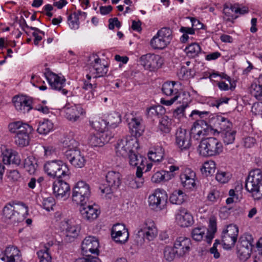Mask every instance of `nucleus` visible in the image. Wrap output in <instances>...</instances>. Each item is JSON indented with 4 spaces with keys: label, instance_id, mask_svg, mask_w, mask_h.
<instances>
[{
    "label": "nucleus",
    "instance_id": "nucleus-1",
    "mask_svg": "<svg viewBox=\"0 0 262 262\" xmlns=\"http://www.w3.org/2000/svg\"><path fill=\"white\" fill-rule=\"evenodd\" d=\"M28 214V207L25 204L14 206L7 203L3 210V217L5 222L15 224L23 221Z\"/></svg>",
    "mask_w": 262,
    "mask_h": 262
},
{
    "label": "nucleus",
    "instance_id": "nucleus-2",
    "mask_svg": "<svg viewBox=\"0 0 262 262\" xmlns=\"http://www.w3.org/2000/svg\"><path fill=\"white\" fill-rule=\"evenodd\" d=\"M10 132L16 134L15 143L19 147H25L29 144V134L32 131V127L27 123L20 121L11 123L8 126Z\"/></svg>",
    "mask_w": 262,
    "mask_h": 262
},
{
    "label": "nucleus",
    "instance_id": "nucleus-3",
    "mask_svg": "<svg viewBox=\"0 0 262 262\" xmlns=\"http://www.w3.org/2000/svg\"><path fill=\"white\" fill-rule=\"evenodd\" d=\"M197 151L203 157H213L220 155L223 151V146L221 141L213 137L202 139Z\"/></svg>",
    "mask_w": 262,
    "mask_h": 262
},
{
    "label": "nucleus",
    "instance_id": "nucleus-4",
    "mask_svg": "<svg viewBox=\"0 0 262 262\" xmlns=\"http://www.w3.org/2000/svg\"><path fill=\"white\" fill-rule=\"evenodd\" d=\"M262 178V172L260 169H255L251 171L245 183L246 190L252 193L255 199L261 197L260 180Z\"/></svg>",
    "mask_w": 262,
    "mask_h": 262
},
{
    "label": "nucleus",
    "instance_id": "nucleus-5",
    "mask_svg": "<svg viewBox=\"0 0 262 262\" xmlns=\"http://www.w3.org/2000/svg\"><path fill=\"white\" fill-rule=\"evenodd\" d=\"M45 172L50 177L61 178L69 176V169L67 164L60 160H53L44 165Z\"/></svg>",
    "mask_w": 262,
    "mask_h": 262
},
{
    "label": "nucleus",
    "instance_id": "nucleus-6",
    "mask_svg": "<svg viewBox=\"0 0 262 262\" xmlns=\"http://www.w3.org/2000/svg\"><path fill=\"white\" fill-rule=\"evenodd\" d=\"M158 235V230L155 223L151 220H147L141 226L137 235L136 241L142 245L145 239L153 241Z\"/></svg>",
    "mask_w": 262,
    "mask_h": 262
},
{
    "label": "nucleus",
    "instance_id": "nucleus-7",
    "mask_svg": "<svg viewBox=\"0 0 262 262\" xmlns=\"http://www.w3.org/2000/svg\"><path fill=\"white\" fill-rule=\"evenodd\" d=\"M91 195L90 185L84 181L78 182L72 191V200L77 204L85 205Z\"/></svg>",
    "mask_w": 262,
    "mask_h": 262
},
{
    "label": "nucleus",
    "instance_id": "nucleus-8",
    "mask_svg": "<svg viewBox=\"0 0 262 262\" xmlns=\"http://www.w3.org/2000/svg\"><path fill=\"white\" fill-rule=\"evenodd\" d=\"M89 67V73L86 76L88 80L105 76L108 71V67L104 60L101 59L97 55H93Z\"/></svg>",
    "mask_w": 262,
    "mask_h": 262
},
{
    "label": "nucleus",
    "instance_id": "nucleus-9",
    "mask_svg": "<svg viewBox=\"0 0 262 262\" xmlns=\"http://www.w3.org/2000/svg\"><path fill=\"white\" fill-rule=\"evenodd\" d=\"M137 139L132 136H126L118 140L116 146V152L118 156L125 157L137 149Z\"/></svg>",
    "mask_w": 262,
    "mask_h": 262
},
{
    "label": "nucleus",
    "instance_id": "nucleus-10",
    "mask_svg": "<svg viewBox=\"0 0 262 262\" xmlns=\"http://www.w3.org/2000/svg\"><path fill=\"white\" fill-rule=\"evenodd\" d=\"M172 39V32L167 28L160 29L150 40V44L154 49L162 50L165 48Z\"/></svg>",
    "mask_w": 262,
    "mask_h": 262
},
{
    "label": "nucleus",
    "instance_id": "nucleus-11",
    "mask_svg": "<svg viewBox=\"0 0 262 262\" xmlns=\"http://www.w3.org/2000/svg\"><path fill=\"white\" fill-rule=\"evenodd\" d=\"M254 240L252 236L248 233L244 234L240 238L237 245V255L242 260H247L251 253Z\"/></svg>",
    "mask_w": 262,
    "mask_h": 262
},
{
    "label": "nucleus",
    "instance_id": "nucleus-12",
    "mask_svg": "<svg viewBox=\"0 0 262 262\" xmlns=\"http://www.w3.org/2000/svg\"><path fill=\"white\" fill-rule=\"evenodd\" d=\"M164 59L160 55L155 54H146L139 59L140 64L145 70L155 71L161 68L164 63Z\"/></svg>",
    "mask_w": 262,
    "mask_h": 262
},
{
    "label": "nucleus",
    "instance_id": "nucleus-13",
    "mask_svg": "<svg viewBox=\"0 0 262 262\" xmlns=\"http://www.w3.org/2000/svg\"><path fill=\"white\" fill-rule=\"evenodd\" d=\"M176 82L174 81H166L162 85V91L167 96L172 98L169 100L161 99V103L167 106L171 105L179 98L181 99L182 94L179 93L178 90L175 88Z\"/></svg>",
    "mask_w": 262,
    "mask_h": 262
},
{
    "label": "nucleus",
    "instance_id": "nucleus-14",
    "mask_svg": "<svg viewBox=\"0 0 262 262\" xmlns=\"http://www.w3.org/2000/svg\"><path fill=\"white\" fill-rule=\"evenodd\" d=\"M167 195L165 190L157 189L148 197L149 206L153 209H162L165 206Z\"/></svg>",
    "mask_w": 262,
    "mask_h": 262
},
{
    "label": "nucleus",
    "instance_id": "nucleus-15",
    "mask_svg": "<svg viewBox=\"0 0 262 262\" xmlns=\"http://www.w3.org/2000/svg\"><path fill=\"white\" fill-rule=\"evenodd\" d=\"M64 235V241L67 243H71L77 237L80 232V227L78 225L74 224L71 220H64L61 223Z\"/></svg>",
    "mask_w": 262,
    "mask_h": 262
},
{
    "label": "nucleus",
    "instance_id": "nucleus-16",
    "mask_svg": "<svg viewBox=\"0 0 262 262\" xmlns=\"http://www.w3.org/2000/svg\"><path fill=\"white\" fill-rule=\"evenodd\" d=\"M238 234L237 227L234 225H230L227 227L222 233V242L227 249L233 247L237 241Z\"/></svg>",
    "mask_w": 262,
    "mask_h": 262
},
{
    "label": "nucleus",
    "instance_id": "nucleus-17",
    "mask_svg": "<svg viewBox=\"0 0 262 262\" xmlns=\"http://www.w3.org/2000/svg\"><path fill=\"white\" fill-rule=\"evenodd\" d=\"M121 176L119 172L115 171H108L105 177L108 187H100L102 193L110 194L117 189L121 183Z\"/></svg>",
    "mask_w": 262,
    "mask_h": 262
},
{
    "label": "nucleus",
    "instance_id": "nucleus-18",
    "mask_svg": "<svg viewBox=\"0 0 262 262\" xmlns=\"http://www.w3.org/2000/svg\"><path fill=\"white\" fill-rule=\"evenodd\" d=\"M191 134L185 128L179 127L175 133V143L181 150H186L191 146Z\"/></svg>",
    "mask_w": 262,
    "mask_h": 262
},
{
    "label": "nucleus",
    "instance_id": "nucleus-19",
    "mask_svg": "<svg viewBox=\"0 0 262 262\" xmlns=\"http://www.w3.org/2000/svg\"><path fill=\"white\" fill-rule=\"evenodd\" d=\"M210 125L214 127L215 132L221 133L232 128L230 120L222 115H214L209 119Z\"/></svg>",
    "mask_w": 262,
    "mask_h": 262
},
{
    "label": "nucleus",
    "instance_id": "nucleus-20",
    "mask_svg": "<svg viewBox=\"0 0 262 262\" xmlns=\"http://www.w3.org/2000/svg\"><path fill=\"white\" fill-rule=\"evenodd\" d=\"M45 76L51 88L53 90L61 91L63 95H67L68 91L64 89L66 85V79L63 77L48 72L45 73Z\"/></svg>",
    "mask_w": 262,
    "mask_h": 262
},
{
    "label": "nucleus",
    "instance_id": "nucleus-21",
    "mask_svg": "<svg viewBox=\"0 0 262 262\" xmlns=\"http://www.w3.org/2000/svg\"><path fill=\"white\" fill-rule=\"evenodd\" d=\"M99 244L98 239L94 236H88L83 241L81 249L83 254L85 256H92L91 254H99Z\"/></svg>",
    "mask_w": 262,
    "mask_h": 262
},
{
    "label": "nucleus",
    "instance_id": "nucleus-22",
    "mask_svg": "<svg viewBox=\"0 0 262 262\" xmlns=\"http://www.w3.org/2000/svg\"><path fill=\"white\" fill-rule=\"evenodd\" d=\"M191 246L190 238L185 236H180L176 238L173 244V248L176 255L183 257L188 253Z\"/></svg>",
    "mask_w": 262,
    "mask_h": 262
},
{
    "label": "nucleus",
    "instance_id": "nucleus-23",
    "mask_svg": "<svg viewBox=\"0 0 262 262\" xmlns=\"http://www.w3.org/2000/svg\"><path fill=\"white\" fill-rule=\"evenodd\" d=\"M65 117L70 121L75 122L79 120L85 112L80 105H70L67 104L63 108Z\"/></svg>",
    "mask_w": 262,
    "mask_h": 262
},
{
    "label": "nucleus",
    "instance_id": "nucleus-24",
    "mask_svg": "<svg viewBox=\"0 0 262 262\" xmlns=\"http://www.w3.org/2000/svg\"><path fill=\"white\" fill-rule=\"evenodd\" d=\"M64 157L75 168H82L86 163V159L80 150L65 151Z\"/></svg>",
    "mask_w": 262,
    "mask_h": 262
},
{
    "label": "nucleus",
    "instance_id": "nucleus-25",
    "mask_svg": "<svg viewBox=\"0 0 262 262\" xmlns=\"http://www.w3.org/2000/svg\"><path fill=\"white\" fill-rule=\"evenodd\" d=\"M53 190L54 196L57 199L66 200L70 196V187L66 182L57 180L54 182Z\"/></svg>",
    "mask_w": 262,
    "mask_h": 262
},
{
    "label": "nucleus",
    "instance_id": "nucleus-26",
    "mask_svg": "<svg viewBox=\"0 0 262 262\" xmlns=\"http://www.w3.org/2000/svg\"><path fill=\"white\" fill-rule=\"evenodd\" d=\"M0 258L5 262H20L21 254L20 250L15 246H8L0 253Z\"/></svg>",
    "mask_w": 262,
    "mask_h": 262
},
{
    "label": "nucleus",
    "instance_id": "nucleus-27",
    "mask_svg": "<svg viewBox=\"0 0 262 262\" xmlns=\"http://www.w3.org/2000/svg\"><path fill=\"white\" fill-rule=\"evenodd\" d=\"M80 212L82 217L90 222L96 219L100 213L98 206L94 205H80Z\"/></svg>",
    "mask_w": 262,
    "mask_h": 262
},
{
    "label": "nucleus",
    "instance_id": "nucleus-28",
    "mask_svg": "<svg viewBox=\"0 0 262 262\" xmlns=\"http://www.w3.org/2000/svg\"><path fill=\"white\" fill-rule=\"evenodd\" d=\"M196 121L193 123L190 130V134L196 140L199 139L202 136L206 135L208 130V125L206 121L203 119H198L194 118Z\"/></svg>",
    "mask_w": 262,
    "mask_h": 262
},
{
    "label": "nucleus",
    "instance_id": "nucleus-29",
    "mask_svg": "<svg viewBox=\"0 0 262 262\" xmlns=\"http://www.w3.org/2000/svg\"><path fill=\"white\" fill-rule=\"evenodd\" d=\"M13 102L16 110L21 113L25 114L32 109V101L25 96H15Z\"/></svg>",
    "mask_w": 262,
    "mask_h": 262
},
{
    "label": "nucleus",
    "instance_id": "nucleus-30",
    "mask_svg": "<svg viewBox=\"0 0 262 262\" xmlns=\"http://www.w3.org/2000/svg\"><path fill=\"white\" fill-rule=\"evenodd\" d=\"M177 223L182 227H187L193 223V218L191 214L186 209L181 208L176 215Z\"/></svg>",
    "mask_w": 262,
    "mask_h": 262
},
{
    "label": "nucleus",
    "instance_id": "nucleus-31",
    "mask_svg": "<svg viewBox=\"0 0 262 262\" xmlns=\"http://www.w3.org/2000/svg\"><path fill=\"white\" fill-rule=\"evenodd\" d=\"M195 173L190 169H186L180 175L183 186L187 189L193 188L196 184L195 182Z\"/></svg>",
    "mask_w": 262,
    "mask_h": 262
},
{
    "label": "nucleus",
    "instance_id": "nucleus-32",
    "mask_svg": "<svg viewBox=\"0 0 262 262\" xmlns=\"http://www.w3.org/2000/svg\"><path fill=\"white\" fill-rule=\"evenodd\" d=\"M141 121L139 118H133L128 122L129 130L132 135L136 139L140 137L144 132V127L141 124Z\"/></svg>",
    "mask_w": 262,
    "mask_h": 262
},
{
    "label": "nucleus",
    "instance_id": "nucleus-33",
    "mask_svg": "<svg viewBox=\"0 0 262 262\" xmlns=\"http://www.w3.org/2000/svg\"><path fill=\"white\" fill-rule=\"evenodd\" d=\"M130 165L137 167V170L141 168L143 171L146 164V159L141 155L136 154L134 150L128 155Z\"/></svg>",
    "mask_w": 262,
    "mask_h": 262
},
{
    "label": "nucleus",
    "instance_id": "nucleus-34",
    "mask_svg": "<svg viewBox=\"0 0 262 262\" xmlns=\"http://www.w3.org/2000/svg\"><path fill=\"white\" fill-rule=\"evenodd\" d=\"M143 171H141V168L136 170V177L129 176L127 178V185L129 187L133 189H138L141 187L144 182V179L142 177Z\"/></svg>",
    "mask_w": 262,
    "mask_h": 262
},
{
    "label": "nucleus",
    "instance_id": "nucleus-35",
    "mask_svg": "<svg viewBox=\"0 0 262 262\" xmlns=\"http://www.w3.org/2000/svg\"><path fill=\"white\" fill-rule=\"evenodd\" d=\"M53 245V242H49L45 244L43 247L37 252V255L40 259L39 262H51L52 257L50 253V247Z\"/></svg>",
    "mask_w": 262,
    "mask_h": 262
},
{
    "label": "nucleus",
    "instance_id": "nucleus-36",
    "mask_svg": "<svg viewBox=\"0 0 262 262\" xmlns=\"http://www.w3.org/2000/svg\"><path fill=\"white\" fill-rule=\"evenodd\" d=\"M37 166V160L33 156H28L24 160V167L30 174H34Z\"/></svg>",
    "mask_w": 262,
    "mask_h": 262
},
{
    "label": "nucleus",
    "instance_id": "nucleus-37",
    "mask_svg": "<svg viewBox=\"0 0 262 262\" xmlns=\"http://www.w3.org/2000/svg\"><path fill=\"white\" fill-rule=\"evenodd\" d=\"M54 127L53 122L49 119H44L38 123L37 132L41 135H47L50 132Z\"/></svg>",
    "mask_w": 262,
    "mask_h": 262
},
{
    "label": "nucleus",
    "instance_id": "nucleus-38",
    "mask_svg": "<svg viewBox=\"0 0 262 262\" xmlns=\"http://www.w3.org/2000/svg\"><path fill=\"white\" fill-rule=\"evenodd\" d=\"M216 231V222L214 218H210L208 228L207 229L205 241L210 244L214 238V233Z\"/></svg>",
    "mask_w": 262,
    "mask_h": 262
},
{
    "label": "nucleus",
    "instance_id": "nucleus-39",
    "mask_svg": "<svg viewBox=\"0 0 262 262\" xmlns=\"http://www.w3.org/2000/svg\"><path fill=\"white\" fill-rule=\"evenodd\" d=\"M106 122L107 125L116 127L121 122V115L118 112H112L108 115Z\"/></svg>",
    "mask_w": 262,
    "mask_h": 262
},
{
    "label": "nucleus",
    "instance_id": "nucleus-40",
    "mask_svg": "<svg viewBox=\"0 0 262 262\" xmlns=\"http://www.w3.org/2000/svg\"><path fill=\"white\" fill-rule=\"evenodd\" d=\"M236 131L232 128L221 132V137L226 144H232L235 139Z\"/></svg>",
    "mask_w": 262,
    "mask_h": 262
},
{
    "label": "nucleus",
    "instance_id": "nucleus-41",
    "mask_svg": "<svg viewBox=\"0 0 262 262\" xmlns=\"http://www.w3.org/2000/svg\"><path fill=\"white\" fill-rule=\"evenodd\" d=\"M171 179V174L168 171H157L151 177V181L155 183H159L163 181H168Z\"/></svg>",
    "mask_w": 262,
    "mask_h": 262
},
{
    "label": "nucleus",
    "instance_id": "nucleus-42",
    "mask_svg": "<svg viewBox=\"0 0 262 262\" xmlns=\"http://www.w3.org/2000/svg\"><path fill=\"white\" fill-rule=\"evenodd\" d=\"M216 168L215 163L212 160H209L205 162L202 168L201 171L203 174L207 177L214 173Z\"/></svg>",
    "mask_w": 262,
    "mask_h": 262
},
{
    "label": "nucleus",
    "instance_id": "nucleus-43",
    "mask_svg": "<svg viewBox=\"0 0 262 262\" xmlns=\"http://www.w3.org/2000/svg\"><path fill=\"white\" fill-rule=\"evenodd\" d=\"M111 236L114 241L117 243L122 244L127 242L129 237L128 230L111 233Z\"/></svg>",
    "mask_w": 262,
    "mask_h": 262
},
{
    "label": "nucleus",
    "instance_id": "nucleus-44",
    "mask_svg": "<svg viewBox=\"0 0 262 262\" xmlns=\"http://www.w3.org/2000/svg\"><path fill=\"white\" fill-rule=\"evenodd\" d=\"M185 51L187 56L194 58L201 53V48L198 43H192L185 48Z\"/></svg>",
    "mask_w": 262,
    "mask_h": 262
},
{
    "label": "nucleus",
    "instance_id": "nucleus-45",
    "mask_svg": "<svg viewBox=\"0 0 262 262\" xmlns=\"http://www.w3.org/2000/svg\"><path fill=\"white\" fill-rule=\"evenodd\" d=\"M206 231L207 229L204 227L194 228L191 231V237L194 241L198 242L201 241L203 238L205 241Z\"/></svg>",
    "mask_w": 262,
    "mask_h": 262
},
{
    "label": "nucleus",
    "instance_id": "nucleus-46",
    "mask_svg": "<svg viewBox=\"0 0 262 262\" xmlns=\"http://www.w3.org/2000/svg\"><path fill=\"white\" fill-rule=\"evenodd\" d=\"M185 194L181 190L174 191L170 196L169 201L173 204L180 205L185 201Z\"/></svg>",
    "mask_w": 262,
    "mask_h": 262
},
{
    "label": "nucleus",
    "instance_id": "nucleus-47",
    "mask_svg": "<svg viewBox=\"0 0 262 262\" xmlns=\"http://www.w3.org/2000/svg\"><path fill=\"white\" fill-rule=\"evenodd\" d=\"M170 120L167 116H164L162 118L159 122L158 129L161 133L164 134H167L170 132Z\"/></svg>",
    "mask_w": 262,
    "mask_h": 262
},
{
    "label": "nucleus",
    "instance_id": "nucleus-48",
    "mask_svg": "<svg viewBox=\"0 0 262 262\" xmlns=\"http://www.w3.org/2000/svg\"><path fill=\"white\" fill-rule=\"evenodd\" d=\"M231 178L230 172L219 170L216 174L215 179L217 181L222 184L228 183Z\"/></svg>",
    "mask_w": 262,
    "mask_h": 262
},
{
    "label": "nucleus",
    "instance_id": "nucleus-49",
    "mask_svg": "<svg viewBox=\"0 0 262 262\" xmlns=\"http://www.w3.org/2000/svg\"><path fill=\"white\" fill-rule=\"evenodd\" d=\"M68 23L69 27L72 29H77L79 26L78 14L74 12L70 14L68 17Z\"/></svg>",
    "mask_w": 262,
    "mask_h": 262
},
{
    "label": "nucleus",
    "instance_id": "nucleus-50",
    "mask_svg": "<svg viewBox=\"0 0 262 262\" xmlns=\"http://www.w3.org/2000/svg\"><path fill=\"white\" fill-rule=\"evenodd\" d=\"M155 151L151 150L148 154V158L153 162L160 161L163 157V152L162 148L155 149Z\"/></svg>",
    "mask_w": 262,
    "mask_h": 262
},
{
    "label": "nucleus",
    "instance_id": "nucleus-51",
    "mask_svg": "<svg viewBox=\"0 0 262 262\" xmlns=\"http://www.w3.org/2000/svg\"><path fill=\"white\" fill-rule=\"evenodd\" d=\"M63 146L67 149L66 151H69V150H80L78 149L79 143L74 139L68 138L64 140Z\"/></svg>",
    "mask_w": 262,
    "mask_h": 262
},
{
    "label": "nucleus",
    "instance_id": "nucleus-52",
    "mask_svg": "<svg viewBox=\"0 0 262 262\" xmlns=\"http://www.w3.org/2000/svg\"><path fill=\"white\" fill-rule=\"evenodd\" d=\"M182 105L180 107H178L176 110L175 113L177 114L183 115L185 109L188 106V103L190 102V96L188 94L183 93L182 94Z\"/></svg>",
    "mask_w": 262,
    "mask_h": 262
},
{
    "label": "nucleus",
    "instance_id": "nucleus-53",
    "mask_svg": "<svg viewBox=\"0 0 262 262\" xmlns=\"http://www.w3.org/2000/svg\"><path fill=\"white\" fill-rule=\"evenodd\" d=\"M12 150L11 149H7L4 147L2 149L1 157L5 164H12Z\"/></svg>",
    "mask_w": 262,
    "mask_h": 262
},
{
    "label": "nucleus",
    "instance_id": "nucleus-54",
    "mask_svg": "<svg viewBox=\"0 0 262 262\" xmlns=\"http://www.w3.org/2000/svg\"><path fill=\"white\" fill-rule=\"evenodd\" d=\"M223 193L217 189H212L207 195V199L212 203L217 202L221 199Z\"/></svg>",
    "mask_w": 262,
    "mask_h": 262
},
{
    "label": "nucleus",
    "instance_id": "nucleus-55",
    "mask_svg": "<svg viewBox=\"0 0 262 262\" xmlns=\"http://www.w3.org/2000/svg\"><path fill=\"white\" fill-rule=\"evenodd\" d=\"M164 113V108L161 105L151 106L147 110V115L148 117L152 118L158 116L159 114Z\"/></svg>",
    "mask_w": 262,
    "mask_h": 262
},
{
    "label": "nucleus",
    "instance_id": "nucleus-56",
    "mask_svg": "<svg viewBox=\"0 0 262 262\" xmlns=\"http://www.w3.org/2000/svg\"><path fill=\"white\" fill-rule=\"evenodd\" d=\"M250 92L252 96L259 100L262 95V87L255 83H252L250 88Z\"/></svg>",
    "mask_w": 262,
    "mask_h": 262
},
{
    "label": "nucleus",
    "instance_id": "nucleus-57",
    "mask_svg": "<svg viewBox=\"0 0 262 262\" xmlns=\"http://www.w3.org/2000/svg\"><path fill=\"white\" fill-rule=\"evenodd\" d=\"M55 204V200L53 197L43 198L42 201L41 207L48 211L52 210Z\"/></svg>",
    "mask_w": 262,
    "mask_h": 262
},
{
    "label": "nucleus",
    "instance_id": "nucleus-58",
    "mask_svg": "<svg viewBox=\"0 0 262 262\" xmlns=\"http://www.w3.org/2000/svg\"><path fill=\"white\" fill-rule=\"evenodd\" d=\"M89 144L94 147L102 146V142L100 140V135L97 133L96 135H91L88 139Z\"/></svg>",
    "mask_w": 262,
    "mask_h": 262
},
{
    "label": "nucleus",
    "instance_id": "nucleus-59",
    "mask_svg": "<svg viewBox=\"0 0 262 262\" xmlns=\"http://www.w3.org/2000/svg\"><path fill=\"white\" fill-rule=\"evenodd\" d=\"M7 177L8 180L12 183L17 182L21 178L19 172L16 170H10L8 171Z\"/></svg>",
    "mask_w": 262,
    "mask_h": 262
},
{
    "label": "nucleus",
    "instance_id": "nucleus-60",
    "mask_svg": "<svg viewBox=\"0 0 262 262\" xmlns=\"http://www.w3.org/2000/svg\"><path fill=\"white\" fill-rule=\"evenodd\" d=\"M229 100L228 98L226 97L219 99H212L208 101V104L210 106H215L218 108L223 103H228Z\"/></svg>",
    "mask_w": 262,
    "mask_h": 262
},
{
    "label": "nucleus",
    "instance_id": "nucleus-61",
    "mask_svg": "<svg viewBox=\"0 0 262 262\" xmlns=\"http://www.w3.org/2000/svg\"><path fill=\"white\" fill-rule=\"evenodd\" d=\"M176 253L174 248L172 249L169 247H166L164 250V256L167 261H171L174 258Z\"/></svg>",
    "mask_w": 262,
    "mask_h": 262
},
{
    "label": "nucleus",
    "instance_id": "nucleus-62",
    "mask_svg": "<svg viewBox=\"0 0 262 262\" xmlns=\"http://www.w3.org/2000/svg\"><path fill=\"white\" fill-rule=\"evenodd\" d=\"M234 9H235V6H231L229 7L227 4L224 5L223 13L225 15L229 17L228 19H234L237 17L236 16L233 15V13H234Z\"/></svg>",
    "mask_w": 262,
    "mask_h": 262
},
{
    "label": "nucleus",
    "instance_id": "nucleus-63",
    "mask_svg": "<svg viewBox=\"0 0 262 262\" xmlns=\"http://www.w3.org/2000/svg\"><path fill=\"white\" fill-rule=\"evenodd\" d=\"M209 114V112L208 111H200L199 110H193L192 111L190 115V117L194 119V118H197L198 119L200 118L202 119L206 117H207Z\"/></svg>",
    "mask_w": 262,
    "mask_h": 262
},
{
    "label": "nucleus",
    "instance_id": "nucleus-64",
    "mask_svg": "<svg viewBox=\"0 0 262 262\" xmlns=\"http://www.w3.org/2000/svg\"><path fill=\"white\" fill-rule=\"evenodd\" d=\"M75 262H100V259L97 256H85V257L76 259Z\"/></svg>",
    "mask_w": 262,
    "mask_h": 262
}]
</instances>
